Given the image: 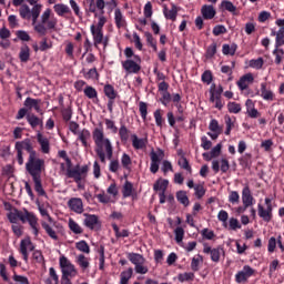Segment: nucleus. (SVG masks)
Wrapping results in <instances>:
<instances>
[{
	"label": "nucleus",
	"instance_id": "obj_1",
	"mask_svg": "<svg viewBox=\"0 0 284 284\" xmlns=\"http://www.w3.org/2000/svg\"><path fill=\"white\" fill-rule=\"evenodd\" d=\"M103 130L95 129L93 132V141L97 145L95 148V153L99 156L101 163H105V152H106V159L109 161H112V155H113V149H112V143L110 142L109 139H103ZM103 145L105 152H103Z\"/></svg>",
	"mask_w": 284,
	"mask_h": 284
},
{
	"label": "nucleus",
	"instance_id": "obj_2",
	"mask_svg": "<svg viewBox=\"0 0 284 284\" xmlns=\"http://www.w3.org/2000/svg\"><path fill=\"white\" fill-rule=\"evenodd\" d=\"M8 219L10 223H17V221H21V223H28L30 227L33 230L34 236H39V220L37 219V215L34 213L29 212L24 209L23 211H19V209H13L9 214Z\"/></svg>",
	"mask_w": 284,
	"mask_h": 284
},
{
	"label": "nucleus",
	"instance_id": "obj_3",
	"mask_svg": "<svg viewBox=\"0 0 284 284\" xmlns=\"http://www.w3.org/2000/svg\"><path fill=\"white\" fill-rule=\"evenodd\" d=\"M67 163V176L69 179H73L78 184L81 183V181H83V179H85V176H88V172L90 170V166L88 165H79L77 164L73 169H72V160H70V158H67L65 160Z\"/></svg>",
	"mask_w": 284,
	"mask_h": 284
},
{
	"label": "nucleus",
	"instance_id": "obj_4",
	"mask_svg": "<svg viewBox=\"0 0 284 284\" xmlns=\"http://www.w3.org/2000/svg\"><path fill=\"white\" fill-rule=\"evenodd\" d=\"M26 170L32 176V179L41 178V172L45 170V161L43 159H39L36 155H31L26 163Z\"/></svg>",
	"mask_w": 284,
	"mask_h": 284
},
{
	"label": "nucleus",
	"instance_id": "obj_5",
	"mask_svg": "<svg viewBox=\"0 0 284 284\" xmlns=\"http://www.w3.org/2000/svg\"><path fill=\"white\" fill-rule=\"evenodd\" d=\"M41 8H43V6L34 4L33 8L30 10V7H28V4H22L19 9L20 17L22 19H28V20L32 19V26L34 27L37 23V20L41 16Z\"/></svg>",
	"mask_w": 284,
	"mask_h": 284
},
{
	"label": "nucleus",
	"instance_id": "obj_6",
	"mask_svg": "<svg viewBox=\"0 0 284 284\" xmlns=\"http://www.w3.org/2000/svg\"><path fill=\"white\" fill-rule=\"evenodd\" d=\"M16 150H17V159L19 165H23V150L29 153V156H36L37 151L32 146V141L30 139H26L20 142H16Z\"/></svg>",
	"mask_w": 284,
	"mask_h": 284
},
{
	"label": "nucleus",
	"instance_id": "obj_7",
	"mask_svg": "<svg viewBox=\"0 0 284 284\" xmlns=\"http://www.w3.org/2000/svg\"><path fill=\"white\" fill-rule=\"evenodd\" d=\"M60 267L62 271V281L74 278V276L79 274L72 262H70L65 256L60 257Z\"/></svg>",
	"mask_w": 284,
	"mask_h": 284
},
{
	"label": "nucleus",
	"instance_id": "obj_8",
	"mask_svg": "<svg viewBox=\"0 0 284 284\" xmlns=\"http://www.w3.org/2000/svg\"><path fill=\"white\" fill-rule=\"evenodd\" d=\"M50 14H52V10L47 9L41 16V22H36V24H33V30L40 34V37H45V34H48V28L45 27V23L50 21Z\"/></svg>",
	"mask_w": 284,
	"mask_h": 284
},
{
	"label": "nucleus",
	"instance_id": "obj_9",
	"mask_svg": "<svg viewBox=\"0 0 284 284\" xmlns=\"http://www.w3.org/2000/svg\"><path fill=\"white\" fill-rule=\"evenodd\" d=\"M141 58L139 55H134V60H125L122 62V68L128 72V74H139L141 72Z\"/></svg>",
	"mask_w": 284,
	"mask_h": 284
},
{
	"label": "nucleus",
	"instance_id": "obj_10",
	"mask_svg": "<svg viewBox=\"0 0 284 284\" xmlns=\"http://www.w3.org/2000/svg\"><path fill=\"white\" fill-rule=\"evenodd\" d=\"M168 185H170V181L163 179H159L153 185L154 192H160L159 197L161 204L165 203V191L168 190Z\"/></svg>",
	"mask_w": 284,
	"mask_h": 284
},
{
	"label": "nucleus",
	"instance_id": "obj_11",
	"mask_svg": "<svg viewBox=\"0 0 284 284\" xmlns=\"http://www.w3.org/2000/svg\"><path fill=\"white\" fill-rule=\"evenodd\" d=\"M84 225L85 227H88L89 230H101V221H99V216L94 215V214H88L84 213Z\"/></svg>",
	"mask_w": 284,
	"mask_h": 284
},
{
	"label": "nucleus",
	"instance_id": "obj_12",
	"mask_svg": "<svg viewBox=\"0 0 284 284\" xmlns=\"http://www.w3.org/2000/svg\"><path fill=\"white\" fill-rule=\"evenodd\" d=\"M28 250L30 252H34V244H32L30 237L22 240L20 243V254H22L23 261H26V263H28Z\"/></svg>",
	"mask_w": 284,
	"mask_h": 284
},
{
	"label": "nucleus",
	"instance_id": "obj_13",
	"mask_svg": "<svg viewBox=\"0 0 284 284\" xmlns=\"http://www.w3.org/2000/svg\"><path fill=\"white\" fill-rule=\"evenodd\" d=\"M254 268H252L250 265H245L242 271L237 272L235 275L236 283H245L250 278V276H253Z\"/></svg>",
	"mask_w": 284,
	"mask_h": 284
},
{
	"label": "nucleus",
	"instance_id": "obj_14",
	"mask_svg": "<svg viewBox=\"0 0 284 284\" xmlns=\"http://www.w3.org/2000/svg\"><path fill=\"white\" fill-rule=\"evenodd\" d=\"M68 205L71 212H75V214H83V200H81V197H71L68 201Z\"/></svg>",
	"mask_w": 284,
	"mask_h": 284
},
{
	"label": "nucleus",
	"instance_id": "obj_15",
	"mask_svg": "<svg viewBox=\"0 0 284 284\" xmlns=\"http://www.w3.org/2000/svg\"><path fill=\"white\" fill-rule=\"evenodd\" d=\"M242 202L245 207H252L254 205V196L252 195V191L250 190V185H245L242 191Z\"/></svg>",
	"mask_w": 284,
	"mask_h": 284
},
{
	"label": "nucleus",
	"instance_id": "obj_16",
	"mask_svg": "<svg viewBox=\"0 0 284 284\" xmlns=\"http://www.w3.org/2000/svg\"><path fill=\"white\" fill-rule=\"evenodd\" d=\"M91 34L93 37V45L94 48H99L101 43H103V30L102 29H97V26L92 24L91 26Z\"/></svg>",
	"mask_w": 284,
	"mask_h": 284
},
{
	"label": "nucleus",
	"instance_id": "obj_17",
	"mask_svg": "<svg viewBox=\"0 0 284 284\" xmlns=\"http://www.w3.org/2000/svg\"><path fill=\"white\" fill-rule=\"evenodd\" d=\"M203 252H204V254L211 255V261H213V263H219V261H221V252H223V248H221V247L212 248V247L205 245L203 248Z\"/></svg>",
	"mask_w": 284,
	"mask_h": 284
},
{
	"label": "nucleus",
	"instance_id": "obj_18",
	"mask_svg": "<svg viewBox=\"0 0 284 284\" xmlns=\"http://www.w3.org/2000/svg\"><path fill=\"white\" fill-rule=\"evenodd\" d=\"M38 143L40 144L43 154H50V140L43 136L40 132L37 134Z\"/></svg>",
	"mask_w": 284,
	"mask_h": 284
},
{
	"label": "nucleus",
	"instance_id": "obj_19",
	"mask_svg": "<svg viewBox=\"0 0 284 284\" xmlns=\"http://www.w3.org/2000/svg\"><path fill=\"white\" fill-rule=\"evenodd\" d=\"M95 6H97L98 10H105V6L109 10H114V8H116V6H119V2H118V0H110L106 2H105V0H97Z\"/></svg>",
	"mask_w": 284,
	"mask_h": 284
},
{
	"label": "nucleus",
	"instance_id": "obj_20",
	"mask_svg": "<svg viewBox=\"0 0 284 284\" xmlns=\"http://www.w3.org/2000/svg\"><path fill=\"white\" fill-rule=\"evenodd\" d=\"M245 105H246V114H248L251 119H258V116H261V113H258V110L254 108V101H252V99H247L245 102Z\"/></svg>",
	"mask_w": 284,
	"mask_h": 284
},
{
	"label": "nucleus",
	"instance_id": "obj_21",
	"mask_svg": "<svg viewBox=\"0 0 284 284\" xmlns=\"http://www.w3.org/2000/svg\"><path fill=\"white\" fill-rule=\"evenodd\" d=\"M272 210L273 209H265L261 204L257 205V214L260 219L265 221V223H270V221H272Z\"/></svg>",
	"mask_w": 284,
	"mask_h": 284
},
{
	"label": "nucleus",
	"instance_id": "obj_22",
	"mask_svg": "<svg viewBox=\"0 0 284 284\" xmlns=\"http://www.w3.org/2000/svg\"><path fill=\"white\" fill-rule=\"evenodd\" d=\"M41 100L39 99H32V98H27L24 100V108H28V110H32L34 108L36 112H41Z\"/></svg>",
	"mask_w": 284,
	"mask_h": 284
},
{
	"label": "nucleus",
	"instance_id": "obj_23",
	"mask_svg": "<svg viewBox=\"0 0 284 284\" xmlns=\"http://www.w3.org/2000/svg\"><path fill=\"white\" fill-rule=\"evenodd\" d=\"M203 19H214L216 17V10L212 4H204L201 9Z\"/></svg>",
	"mask_w": 284,
	"mask_h": 284
},
{
	"label": "nucleus",
	"instance_id": "obj_24",
	"mask_svg": "<svg viewBox=\"0 0 284 284\" xmlns=\"http://www.w3.org/2000/svg\"><path fill=\"white\" fill-rule=\"evenodd\" d=\"M128 258L133 265H145V257L139 253H128Z\"/></svg>",
	"mask_w": 284,
	"mask_h": 284
},
{
	"label": "nucleus",
	"instance_id": "obj_25",
	"mask_svg": "<svg viewBox=\"0 0 284 284\" xmlns=\"http://www.w3.org/2000/svg\"><path fill=\"white\" fill-rule=\"evenodd\" d=\"M132 145L134 150H143L148 145V139H139L136 134L132 135Z\"/></svg>",
	"mask_w": 284,
	"mask_h": 284
},
{
	"label": "nucleus",
	"instance_id": "obj_26",
	"mask_svg": "<svg viewBox=\"0 0 284 284\" xmlns=\"http://www.w3.org/2000/svg\"><path fill=\"white\" fill-rule=\"evenodd\" d=\"M114 20H115L116 28L119 29L125 28L126 22H125V18H123V13L121 12V9H115Z\"/></svg>",
	"mask_w": 284,
	"mask_h": 284
},
{
	"label": "nucleus",
	"instance_id": "obj_27",
	"mask_svg": "<svg viewBox=\"0 0 284 284\" xmlns=\"http://www.w3.org/2000/svg\"><path fill=\"white\" fill-rule=\"evenodd\" d=\"M103 92L105 97H108L111 101H114L116 97H119V93L116 92V90H114V87L112 84H105L103 88Z\"/></svg>",
	"mask_w": 284,
	"mask_h": 284
},
{
	"label": "nucleus",
	"instance_id": "obj_28",
	"mask_svg": "<svg viewBox=\"0 0 284 284\" xmlns=\"http://www.w3.org/2000/svg\"><path fill=\"white\" fill-rule=\"evenodd\" d=\"M19 59L21 63H28V61H30V47H28V44L21 47Z\"/></svg>",
	"mask_w": 284,
	"mask_h": 284
},
{
	"label": "nucleus",
	"instance_id": "obj_29",
	"mask_svg": "<svg viewBox=\"0 0 284 284\" xmlns=\"http://www.w3.org/2000/svg\"><path fill=\"white\" fill-rule=\"evenodd\" d=\"M261 97L264 101H274V93L271 90H267V84H261Z\"/></svg>",
	"mask_w": 284,
	"mask_h": 284
},
{
	"label": "nucleus",
	"instance_id": "obj_30",
	"mask_svg": "<svg viewBox=\"0 0 284 284\" xmlns=\"http://www.w3.org/2000/svg\"><path fill=\"white\" fill-rule=\"evenodd\" d=\"M53 10L59 17H63V14H70V7L63 3L54 4Z\"/></svg>",
	"mask_w": 284,
	"mask_h": 284
},
{
	"label": "nucleus",
	"instance_id": "obj_31",
	"mask_svg": "<svg viewBox=\"0 0 284 284\" xmlns=\"http://www.w3.org/2000/svg\"><path fill=\"white\" fill-rule=\"evenodd\" d=\"M176 200L179 201V203L184 205V207H187V205H190V199L187 197V192L185 191H178Z\"/></svg>",
	"mask_w": 284,
	"mask_h": 284
},
{
	"label": "nucleus",
	"instance_id": "obj_32",
	"mask_svg": "<svg viewBox=\"0 0 284 284\" xmlns=\"http://www.w3.org/2000/svg\"><path fill=\"white\" fill-rule=\"evenodd\" d=\"M34 183V190L39 196H47L45 190H43V184H41V178H32Z\"/></svg>",
	"mask_w": 284,
	"mask_h": 284
},
{
	"label": "nucleus",
	"instance_id": "obj_33",
	"mask_svg": "<svg viewBox=\"0 0 284 284\" xmlns=\"http://www.w3.org/2000/svg\"><path fill=\"white\" fill-rule=\"evenodd\" d=\"M27 121L33 129L37 128L38 125H43V121L34 114H28Z\"/></svg>",
	"mask_w": 284,
	"mask_h": 284
},
{
	"label": "nucleus",
	"instance_id": "obj_34",
	"mask_svg": "<svg viewBox=\"0 0 284 284\" xmlns=\"http://www.w3.org/2000/svg\"><path fill=\"white\" fill-rule=\"evenodd\" d=\"M41 225L43 230L47 232L48 236H50V239H53V241H59V236L57 235V232L52 230V226H50L45 222H42Z\"/></svg>",
	"mask_w": 284,
	"mask_h": 284
},
{
	"label": "nucleus",
	"instance_id": "obj_35",
	"mask_svg": "<svg viewBox=\"0 0 284 284\" xmlns=\"http://www.w3.org/2000/svg\"><path fill=\"white\" fill-rule=\"evenodd\" d=\"M165 152L159 149L158 153L152 151L151 152V163H161V160L164 159Z\"/></svg>",
	"mask_w": 284,
	"mask_h": 284
},
{
	"label": "nucleus",
	"instance_id": "obj_36",
	"mask_svg": "<svg viewBox=\"0 0 284 284\" xmlns=\"http://www.w3.org/2000/svg\"><path fill=\"white\" fill-rule=\"evenodd\" d=\"M112 229L115 232V236L116 239H128V236H130V231L128 230H119V225L116 224H112Z\"/></svg>",
	"mask_w": 284,
	"mask_h": 284
},
{
	"label": "nucleus",
	"instance_id": "obj_37",
	"mask_svg": "<svg viewBox=\"0 0 284 284\" xmlns=\"http://www.w3.org/2000/svg\"><path fill=\"white\" fill-rule=\"evenodd\" d=\"M284 45V27L280 28L275 38V48H281Z\"/></svg>",
	"mask_w": 284,
	"mask_h": 284
},
{
	"label": "nucleus",
	"instance_id": "obj_38",
	"mask_svg": "<svg viewBox=\"0 0 284 284\" xmlns=\"http://www.w3.org/2000/svg\"><path fill=\"white\" fill-rule=\"evenodd\" d=\"M236 48L237 45L236 44H223L222 47V52L223 54H230L231 57H234V54H236Z\"/></svg>",
	"mask_w": 284,
	"mask_h": 284
},
{
	"label": "nucleus",
	"instance_id": "obj_39",
	"mask_svg": "<svg viewBox=\"0 0 284 284\" xmlns=\"http://www.w3.org/2000/svg\"><path fill=\"white\" fill-rule=\"evenodd\" d=\"M178 164L182 170H186V172L192 173V166H190V162L187 161V158L182 155L181 159L178 161Z\"/></svg>",
	"mask_w": 284,
	"mask_h": 284
},
{
	"label": "nucleus",
	"instance_id": "obj_40",
	"mask_svg": "<svg viewBox=\"0 0 284 284\" xmlns=\"http://www.w3.org/2000/svg\"><path fill=\"white\" fill-rule=\"evenodd\" d=\"M222 10H226L227 12H236V6L232 3V1L223 0L221 3Z\"/></svg>",
	"mask_w": 284,
	"mask_h": 284
},
{
	"label": "nucleus",
	"instance_id": "obj_41",
	"mask_svg": "<svg viewBox=\"0 0 284 284\" xmlns=\"http://www.w3.org/2000/svg\"><path fill=\"white\" fill-rule=\"evenodd\" d=\"M273 54L275 55L276 65H281V62L283 61L284 50L281 49V47H275Z\"/></svg>",
	"mask_w": 284,
	"mask_h": 284
},
{
	"label": "nucleus",
	"instance_id": "obj_42",
	"mask_svg": "<svg viewBox=\"0 0 284 284\" xmlns=\"http://www.w3.org/2000/svg\"><path fill=\"white\" fill-rule=\"evenodd\" d=\"M69 227L73 234H83V229L72 219L69 220Z\"/></svg>",
	"mask_w": 284,
	"mask_h": 284
},
{
	"label": "nucleus",
	"instance_id": "obj_43",
	"mask_svg": "<svg viewBox=\"0 0 284 284\" xmlns=\"http://www.w3.org/2000/svg\"><path fill=\"white\" fill-rule=\"evenodd\" d=\"M77 263L78 265H80V267H82V270H88V267H90V262L83 254H80L78 256Z\"/></svg>",
	"mask_w": 284,
	"mask_h": 284
},
{
	"label": "nucleus",
	"instance_id": "obj_44",
	"mask_svg": "<svg viewBox=\"0 0 284 284\" xmlns=\"http://www.w3.org/2000/svg\"><path fill=\"white\" fill-rule=\"evenodd\" d=\"M77 250L80 252H83L84 254H90V245H88V242L80 241L75 244Z\"/></svg>",
	"mask_w": 284,
	"mask_h": 284
},
{
	"label": "nucleus",
	"instance_id": "obj_45",
	"mask_svg": "<svg viewBox=\"0 0 284 284\" xmlns=\"http://www.w3.org/2000/svg\"><path fill=\"white\" fill-rule=\"evenodd\" d=\"M176 243H183V237L185 236V230L183 227L178 226L174 231Z\"/></svg>",
	"mask_w": 284,
	"mask_h": 284
},
{
	"label": "nucleus",
	"instance_id": "obj_46",
	"mask_svg": "<svg viewBox=\"0 0 284 284\" xmlns=\"http://www.w3.org/2000/svg\"><path fill=\"white\" fill-rule=\"evenodd\" d=\"M119 135L121 141H128V139H130V130H128V126L121 125L119 130Z\"/></svg>",
	"mask_w": 284,
	"mask_h": 284
},
{
	"label": "nucleus",
	"instance_id": "obj_47",
	"mask_svg": "<svg viewBox=\"0 0 284 284\" xmlns=\"http://www.w3.org/2000/svg\"><path fill=\"white\" fill-rule=\"evenodd\" d=\"M227 110L231 112V114H239V112H241V104L236 102H229Z\"/></svg>",
	"mask_w": 284,
	"mask_h": 284
},
{
	"label": "nucleus",
	"instance_id": "obj_48",
	"mask_svg": "<svg viewBox=\"0 0 284 284\" xmlns=\"http://www.w3.org/2000/svg\"><path fill=\"white\" fill-rule=\"evenodd\" d=\"M132 190H133L132 182L126 181L124 183L123 191H122L124 199H128V196H132Z\"/></svg>",
	"mask_w": 284,
	"mask_h": 284
},
{
	"label": "nucleus",
	"instance_id": "obj_49",
	"mask_svg": "<svg viewBox=\"0 0 284 284\" xmlns=\"http://www.w3.org/2000/svg\"><path fill=\"white\" fill-rule=\"evenodd\" d=\"M84 97H87L88 99H97V89H94L93 87H85Z\"/></svg>",
	"mask_w": 284,
	"mask_h": 284
},
{
	"label": "nucleus",
	"instance_id": "obj_50",
	"mask_svg": "<svg viewBox=\"0 0 284 284\" xmlns=\"http://www.w3.org/2000/svg\"><path fill=\"white\" fill-rule=\"evenodd\" d=\"M79 139L81 143L84 145V148H88V139H90V131L83 130L79 133Z\"/></svg>",
	"mask_w": 284,
	"mask_h": 284
},
{
	"label": "nucleus",
	"instance_id": "obj_51",
	"mask_svg": "<svg viewBox=\"0 0 284 284\" xmlns=\"http://www.w3.org/2000/svg\"><path fill=\"white\" fill-rule=\"evenodd\" d=\"M145 38H146V43H149V45H151V48H153L154 52H156V50H158L156 40L152 36V33L145 32Z\"/></svg>",
	"mask_w": 284,
	"mask_h": 284
},
{
	"label": "nucleus",
	"instance_id": "obj_52",
	"mask_svg": "<svg viewBox=\"0 0 284 284\" xmlns=\"http://www.w3.org/2000/svg\"><path fill=\"white\" fill-rule=\"evenodd\" d=\"M139 110H140V114L143 119V121H145L148 119V103L140 102L139 103Z\"/></svg>",
	"mask_w": 284,
	"mask_h": 284
},
{
	"label": "nucleus",
	"instance_id": "obj_53",
	"mask_svg": "<svg viewBox=\"0 0 284 284\" xmlns=\"http://www.w3.org/2000/svg\"><path fill=\"white\" fill-rule=\"evenodd\" d=\"M224 120L226 123L225 134L226 136H230V133L232 132V128H234V122H232V118L230 115H225Z\"/></svg>",
	"mask_w": 284,
	"mask_h": 284
},
{
	"label": "nucleus",
	"instance_id": "obj_54",
	"mask_svg": "<svg viewBox=\"0 0 284 284\" xmlns=\"http://www.w3.org/2000/svg\"><path fill=\"white\" fill-rule=\"evenodd\" d=\"M209 130H211V132H217V133L223 132V129L219 125V121L216 120H211Z\"/></svg>",
	"mask_w": 284,
	"mask_h": 284
},
{
	"label": "nucleus",
	"instance_id": "obj_55",
	"mask_svg": "<svg viewBox=\"0 0 284 284\" xmlns=\"http://www.w3.org/2000/svg\"><path fill=\"white\" fill-rule=\"evenodd\" d=\"M263 58H257L256 60L250 61V68H254L255 70H261L263 68Z\"/></svg>",
	"mask_w": 284,
	"mask_h": 284
},
{
	"label": "nucleus",
	"instance_id": "obj_56",
	"mask_svg": "<svg viewBox=\"0 0 284 284\" xmlns=\"http://www.w3.org/2000/svg\"><path fill=\"white\" fill-rule=\"evenodd\" d=\"M180 283H185L187 281H194V273H182L179 275Z\"/></svg>",
	"mask_w": 284,
	"mask_h": 284
},
{
	"label": "nucleus",
	"instance_id": "obj_57",
	"mask_svg": "<svg viewBox=\"0 0 284 284\" xmlns=\"http://www.w3.org/2000/svg\"><path fill=\"white\" fill-rule=\"evenodd\" d=\"M225 32H227V29L223 24H217L213 28L214 37H220V34H225Z\"/></svg>",
	"mask_w": 284,
	"mask_h": 284
},
{
	"label": "nucleus",
	"instance_id": "obj_58",
	"mask_svg": "<svg viewBox=\"0 0 284 284\" xmlns=\"http://www.w3.org/2000/svg\"><path fill=\"white\" fill-rule=\"evenodd\" d=\"M179 13V11L176 10V7L173 6L171 10H169L168 12H164V16L168 19H171V21H176V14Z\"/></svg>",
	"mask_w": 284,
	"mask_h": 284
},
{
	"label": "nucleus",
	"instance_id": "obj_59",
	"mask_svg": "<svg viewBox=\"0 0 284 284\" xmlns=\"http://www.w3.org/2000/svg\"><path fill=\"white\" fill-rule=\"evenodd\" d=\"M194 191L196 199H203V196H205V187H203V185L196 184Z\"/></svg>",
	"mask_w": 284,
	"mask_h": 284
},
{
	"label": "nucleus",
	"instance_id": "obj_60",
	"mask_svg": "<svg viewBox=\"0 0 284 284\" xmlns=\"http://www.w3.org/2000/svg\"><path fill=\"white\" fill-rule=\"evenodd\" d=\"M202 81L203 83H206L207 85H210V83H212V71L210 70L204 71L202 74Z\"/></svg>",
	"mask_w": 284,
	"mask_h": 284
},
{
	"label": "nucleus",
	"instance_id": "obj_61",
	"mask_svg": "<svg viewBox=\"0 0 284 284\" xmlns=\"http://www.w3.org/2000/svg\"><path fill=\"white\" fill-rule=\"evenodd\" d=\"M203 239H206V241H212L214 239V231H209L207 229H203L201 232Z\"/></svg>",
	"mask_w": 284,
	"mask_h": 284
},
{
	"label": "nucleus",
	"instance_id": "obj_62",
	"mask_svg": "<svg viewBox=\"0 0 284 284\" xmlns=\"http://www.w3.org/2000/svg\"><path fill=\"white\" fill-rule=\"evenodd\" d=\"M216 54V43H212L206 50V59H212Z\"/></svg>",
	"mask_w": 284,
	"mask_h": 284
},
{
	"label": "nucleus",
	"instance_id": "obj_63",
	"mask_svg": "<svg viewBox=\"0 0 284 284\" xmlns=\"http://www.w3.org/2000/svg\"><path fill=\"white\" fill-rule=\"evenodd\" d=\"M62 118H63V121L65 122L70 121V119H72V109L71 108L63 109Z\"/></svg>",
	"mask_w": 284,
	"mask_h": 284
},
{
	"label": "nucleus",
	"instance_id": "obj_64",
	"mask_svg": "<svg viewBox=\"0 0 284 284\" xmlns=\"http://www.w3.org/2000/svg\"><path fill=\"white\" fill-rule=\"evenodd\" d=\"M134 271L136 274H148L150 270L144 264H138L135 265Z\"/></svg>",
	"mask_w": 284,
	"mask_h": 284
}]
</instances>
